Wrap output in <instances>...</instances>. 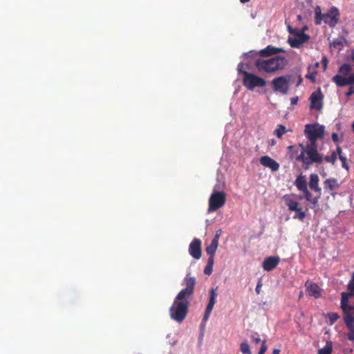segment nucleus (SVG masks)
I'll use <instances>...</instances> for the list:
<instances>
[{
    "label": "nucleus",
    "mask_w": 354,
    "mask_h": 354,
    "mask_svg": "<svg viewBox=\"0 0 354 354\" xmlns=\"http://www.w3.org/2000/svg\"><path fill=\"white\" fill-rule=\"evenodd\" d=\"M300 153L295 157L297 161L302 162L304 165L308 166L313 163H321L322 156L317 151V145L299 144Z\"/></svg>",
    "instance_id": "1"
},
{
    "label": "nucleus",
    "mask_w": 354,
    "mask_h": 354,
    "mask_svg": "<svg viewBox=\"0 0 354 354\" xmlns=\"http://www.w3.org/2000/svg\"><path fill=\"white\" fill-rule=\"evenodd\" d=\"M189 306V298L185 297L178 298L177 295L169 310L171 319L178 323H182L187 315Z\"/></svg>",
    "instance_id": "2"
},
{
    "label": "nucleus",
    "mask_w": 354,
    "mask_h": 354,
    "mask_svg": "<svg viewBox=\"0 0 354 354\" xmlns=\"http://www.w3.org/2000/svg\"><path fill=\"white\" fill-rule=\"evenodd\" d=\"M286 63L285 57L277 55L266 60L259 58L255 62V66L260 73H271L283 68Z\"/></svg>",
    "instance_id": "3"
},
{
    "label": "nucleus",
    "mask_w": 354,
    "mask_h": 354,
    "mask_svg": "<svg viewBox=\"0 0 354 354\" xmlns=\"http://www.w3.org/2000/svg\"><path fill=\"white\" fill-rule=\"evenodd\" d=\"M315 22L317 25H320L324 20L326 24L333 28L339 21V12L335 7L331 8L328 13L322 14L320 6H317L315 8Z\"/></svg>",
    "instance_id": "4"
},
{
    "label": "nucleus",
    "mask_w": 354,
    "mask_h": 354,
    "mask_svg": "<svg viewBox=\"0 0 354 354\" xmlns=\"http://www.w3.org/2000/svg\"><path fill=\"white\" fill-rule=\"evenodd\" d=\"M324 127L318 123L305 125L304 134L312 145H317V140L324 138Z\"/></svg>",
    "instance_id": "5"
},
{
    "label": "nucleus",
    "mask_w": 354,
    "mask_h": 354,
    "mask_svg": "<svg viewBox=\"0 0 354 354\" xmlns=\"http://www.w3.org/2000/svg\"><path fill=\"white\" fill-rule=\"evenodd\" d=\"M310 39V36L297 28H292L289 26V45L294 48L303 47L305 43Z\"/></svg>",
    "instance_id": "6"
},
{
    "label": "nucleus",
    "mask_w": 354,
    "mask_h": 354,
    "mask_svg": "<svg viewBox=\"0 0 354 354\" xmlns=\"http://www.w3.org/2000/svg\"><path fill=\"white\" fill-rule=\"evenodd\" d=\"M225 202L226 194L224 192L214 191L208 200L207 212L210 213L216 211L224 206Z\"/></svg>",
    "instance_id": "7"
},
{
    "label": "nucleus",
    "mask_w": 354,
    "mask_h": 354,
    "mask_svg": "<svg viewBox=\"0 0 354 354\" xmlns=\"http://www.w3.org/2000/svg\"><path fill=\"white\" fill-rule=\"evenodd\" d=\"M242 82L243 85L250 91L254 90L256 87H263L266 84L264 79L249 72L244 73Z\"/></svg>",
    "instance_id": "8"
},
{
    "label": "nucleus",
    "mask_w": 354,
    "mask_h": 354,
    "mask_svg": "<svg viewBox=\"0 0 354 354\" xmlns=\"http://www.w3.org/2000/svg\"><path fill=\"white\" fill-rule=\"evenodd\" d=\"M196 284V279L194 277H188L185 278V285L186 287L182 289L178 293V298L182 297H185L186 298H190L193 294L194 290V287Z\"/></svg>",
    "instance_id": "9"
},
{
    "label": "nucleus",
    "mask_w": 354,
    "mask_h": 354,
    "mask_svg": "<svg viewBox=\"0 0 354 354\" xmlns=\"http://www.w3.org/2000/svg\"><path fill=\"white\" fill-rule=\"evenodd\" d=\"M217 296V294L216 292V290L214 288H212L210 290V297L207 304V306L205 309V312L202 320L201 325H205V322L209 319L210 314L212 311V309L214 308V306L216 303V297Z\"/></svg>",
    "instance_id": "10"
},
{
    "label": "nucleus",
    "mask_w": 354,
    "mask_h": 354,
    "mask_svg": "<svg viewBox=\"0 0 354 354\" xmlns=\"http://www.w3.org/2000/svg\"><path fill=\"white\" fill-rule=\"evenodd\" d=\"M189 254L196 259L201 257V241L199 239H194L189 246Z\"/></svg>",
    "instance_id": "11"
},
{
    "label": "nucleus",
    "mask_w": 354,
    "mask_h": 354,
    "mask_svg": "<svg viewBox=\"0 0 354 354\" xmlns=\"http://www.w3.org/2000/svg\"><path fill=\"white\" fill-rule=\"evenodd\" d=\"M273 88L274 91L281 92L283 94L288 91V80L284 77H279L272 80Z\"/></svg>",
    "instance_id": "12"
},
{
    "label": "nucleus",
    "mask_w": 354,
    "mask_h": 354,
    "mask_svg": "<svg viewBox=\"0 0 354 354\" xmlns=\"http://www.w3.org/2000/svg\"><path fill=\"white\" fill-rule=\"evenodd\" d=\"M259 161L263 166L270 168L272 171H276L279 169V164L268 156L261 157Z\"/></svg>",
    "instance_id": "13"
},
{
    "label": "nucleus",
    "mask_w": 354,
    "mask_h": 354,
    "mask_svg": "<svg viewBox=\"0 0 354 354\" xmlns=\"http://www.w3.org/2000/svg\"><path fill=\"white\" fill-rule=\"evenodd\" d=\"M280 259L279 257L271 256L266 258L263 262L262 267L266 271H270L273 270L279 263Z\"/></svg>",
    "instance_id": "14"
},
{
    "label": "nucleus",
    "mask_w": 354,
    "mask_h": 354,
    "mask_svg": "<svg viewBox=\"0 0 354 354\" xmlns=\"http://www.w3.org/2000/svg\"><path fill=\"white\" fill-rule=\"evenodd\" d=\"M310 109L320 110L322 107V97L321 92H314L311 94Z\"/></svg>",
    "instance_id": "15"
},
{
    "label": "nucleus",
    "mask_w": 354,
    "mask_h": 354,
    "mask_svg": "<svg viewBox=\"0 0 354 354\" xmlns=\"http://www.w3.org/2000/svg\"><path fill=\"white\" fill-rule=\"evenodd\" d=\"M306 287L309 295L313 296L315 298H319L321 297V289L316 283L307 281L306 283Z\"/></svg>",
    "instance_id": "16"
},
{
    "label": "nucleus",
    "mask_w": 354,
    "mask_h": 354,
    "mask_svg": "<svg viewBox=\"0 0 354 354\" xmlns=\"http://www.w3.org/2000/svg\"><path fill=\"white\" fill-rule=\"evenodd\" d=\"M219 234H216L211 241V243L206 248L205 251L209 257L214 258V254L218 245Z\"/></svg>",
    "instance_id": "17"
},
{
    "label": "nucleus",
    "mask_w": 354,
    "mask_h": 354,
    "mask_svg": "<svg viewBox=\"0 0 354 354\" xmlns=\"http://www.w3.org/2000/svg\"><path fill=\"white\" fill-rule=\"evenodd\" d=\"M279 52H284V50L281 48L273 47L271 45H268L266 48L259 51V55L262 57H269Z\"/></svg>",
    "instance_id": "18"
},
{
    "label": "nucleus",
    "mask_w": 354,
    "mask_h": 354,
    "mask_svg": "<svg viewBox=\"0 0 354 354\" xmlns=\"http://www.w3.org/2000/svg\"><path fill=\"white\" fill-rule=\"evenodd\" d=\"M319 176L316 174H312L310 176L309 187L312 190H314L317 193L322 194L321 188L319 186Z\"/></svg>",
    "instance_id": "19"
},
{
    "label": "nucleus",
    "mask_w": 354,
    "mask_h": 354,
    "mask_svg": "<svg viewBox=\"0 0 354 354\" xmlns=\"http://www.w3.org/2000/svg\"><path fill=\"white\" fill-rule=\"evenodd\" d=\"M250 337L252 341L256 344H258L259 343L261 342V348L257 354H264L268 349L266 340L261 341L259 335L257 333L252 334Z\"/></svg>",
    "instance_id": "20"
},
{
    "label": "nucleus",
    "mask_w": 354,
    "mask_h": 354,
    "mask_svg": "<svg viewBox=\"0 0 354 354\" xmlns=\"http://www.w3.org/2000/svg\"><path fill=\"white\" fill-rule=\"evenodd\" d=\"M332 80L336 84L337 86L350 85L348 77H345L339 74H337L333 77Z\"/></svg>",
    "instance_id": "21"
},
{
    "label": "nucleus",
    "mask_w": 354,
    "mask_h": 354,
    "mask_svg": "<svg viewBox=\"0 0 354 354\" xmlns=\"http://www.w3.org/2000/svg\"><path fill=\"white\" fill-rule=\"evenodd\" d=\"M304 196H300V198H304L306 201L312 203L313 205H317L318 203L319 199L321 197V195L317 193V196L314 198L312 197V194L309 192V190L307 189L304 190Z\"/></svg>",
    "instance_id": "22"
},
{
    "label": "nucleus",
    "mask_w": 354,
    "mask_h": 354,
    "mask_svg": "<svg viewBox=\"0 0 354 354\" xmlns=\"http://www.w3.org/2000/svg\"><path fill=\"white\" fill-rule=\"evenodd\" d=\"M324 188L328 191H332L339 187L337 180L335 178L326 179L324 182Z\"/></svg>",
    "instance_id": "23"
},
{
    "label": "nucleus",
    "mask_w": 354,
    "mask_h": 354,
    "mask_svg": "<svg viewBox=\"0 0 354 354\" xmlns=\"http://www.w3.org/2000/svg\"><path fill=\"white\" fill-rule=\"evenodd\" d=\"M297 187L299 190L304 192L307 189V182L304 178V176H299L295 182Z\"/></svg>",
    "instance_id": "24"
},
{
    "label": "nucleus",
    "mask_w": 354,
    "mask_h": 354,
    "mask_svg": "<svg viewBox=\"0 0 354 354\" xmlns=\"http://www.w3.org/2000/svg\"><path fill=\"white\" fill-rule=\"evenodd\" d=\"M214 262V258L209 257L207 265L205 266L203 271L205 274L210 275L212 273Z\"/></svg>",
    "instance_id": "25"
},
{
    "label": "nucleus",
    "mask_w": 354,
    "mask_h": 354,
    "mask_svg": "<svg viewBox=\"0 0 354 354\" xmlns=\"http://www.w3.org/2000/svg\"><path fill=\"white\" fill-rule=\"evenodd\" d=\"M344 321L348 328H354V316L352 314H343Z\"/></svg>",
    "instance_id": "26"
},
{
    "label": "nucleus",
    "mask_w": 354,
    "mask_h": 354,
    "mask_svg": "<svg viewBox=\"0 0 354 354\" xmlns=\"http://www.w3.org/2000/svg\"><path fill=\"white\" fill-rule=\"evenodd\" d=\"M352 70V67L348 64H344L340 66L339 69V73L342 74L343 75H347L350 73Z\"/></svg>",
    "instance_id": "27"
},
{
    "label": "nucleus",
    "mask_w": 354,
    "mask_h": 354,
    "mask_svg": "<svg viewBox=\"0 0 354 354\" xmlns=\"http://www.w3.org/2000/svg\"><path fill=\"white\" fill-rule=\"evenodd\" d=\"M333 351L331 342H327L326 346L318 351V354H331Z\"/></svg>",
    "instance_id": "28"
},
{
    "label": "nucleus",
    "mask_w": 354,
    "mask_h": 354,
    "mask_svg": "<svg viewBox=\"0 0 354 354\" xmlns=\"http://www.w3.org/2000/svg\"><path fill=\"white\" fill-rule=\"evenodd\" d=\"M287 131L285 126L282 124L278 125V127L274 130V134L277 136V138H281L284 133Z\"/></svg>",
    "instance_id": "29"
},
{
    "label": "nucleus",
    "mask_w": 354,
    "mask_h": 354,
    "mask_svg": "<svg viewBox=\"0 0 354 354\" xmlns=\"http://www.w3.org/2000/svg\"><path fill=\"white\" fill-rule=\"evenodd\" d=\"M240 351L242 354H252L250 347L247 342H243L240 344Z\"/></svg>",
    "instance_id": "30"
},
{
    "label": "nucleus",
    "mask_w": 354,
    "mask_h": 354,
    "mask_svg": "<svg viewBox=\"0 0 354 354\" xmlns=\"http://www.w3.org/2000/svg\"><path fill=\"white\" fill-rule=\"evenodd\" d=\"M354 295V293L351 292H342V299H341V306H344L345 304H348V297H352Z\"/></svg>",
    "instance_id": "31"
},
{
    "label": "nucleus",
    "mask_w": 354,
    "mask_h": 354,
    "mask_svg": "<svg viewBox=\"0 0 354 354\" xmlns=\"http://www.w3.org/2000/svg\"><path fill=\"white\" fill-rule=\"evenodd\" d=\"M299 206V203L293 201H289V210L295 212L302 210Z\"/></svg>",
    "instance_id": "32"
},
{
    "label": "nucleus",
    "mask_w": 354,
    "mask_h": 354,
    "mask_svg": "<svg viewBox=\"0 0 354 354\" xmlns=\"http://www.w3.org/2000/svg\"><path fill=\"white\" fill-rule=\"evenodd\" d=\"M341 308L343 311V314H353V310L354 309V306L348 305V304H345L344 306H341Z\"/></svg>",
    "instance_id": "33"
},
{
    "label": "nucleus",
    "mask_w": 354,
    "mask_h": 354,
    "mask_svg": "<svg viewBox=\"0 0 354 354\" xmlns=\"http://www.w3.org/2000/svg\"><path fill=\"white\" fill-rule=\"evenodd\" d=\"M327 317L329 318L330 324H333L339 318V316L336 313H328Z\"/></svg>",
    "instance_id": "34"
},
{
    "label": "nucleus",
    "mask_w": 354,
    "mask_h": 354,
    "mask_svg": "<svg viewBox=\"0 0 354 354\" xmlns=\"http://www.w3.org/2000/svg\"><path fill=\"white\" fill-rule=\"evenodd\" d=\"M324 159L326 162H331L334 165L337 159V154L333 151L330 156H326Z\"/></svg>",
    "instance_id": "35"
},
{
    "label": "nucleus",
    "mask_w": 354,
    "mask_h": 354,
    "mask_svg": "<svg viewBox=\"0 0 354 354\" xmlns=\"http://www.w3.org/2000/svg\"><path fill=\"white\" fill-rule=\"evenodd\" d=\"M306 216V213L305 212L302 211V210H299L298 212H295V214L292 216V218H297V219H299L301 221H302Z\"/></svg>",
    "instance_id": "36"
},
{
    "label": "nucleus",
    "mask_w": 354,
    "mask_h": 354,
    "mask_svg": "<svg viewBox=\"0 0 354 354\" xmlns=\"http://www.w3.org/2000/svg\"><path fill=\"white\" fill-rule=\"evenodd\" d=\"M248 66V64H243V62H241L239 64L238 66H237V71L239 74H242L243 75V77L244 76V73L245 72H247L245 70V66Z\"/></svg>",
    "instance_id": "37"
},
{
    "label": "nucleus",
    "mask_w": 354,
    "mask_h": 354,
    "mask_svg": "<svg viewBox=\"0 0 354 354\" xmlns=\"http://www.w3.org/2000/svg\"><path fill=\"white\" fill-rule=\"evenodd\" d=\"M347 288L349 291L354 293V272L352 274L351 279L350 280Z\"/></svg>",
    "instance_id": "38"
},
{
    "label": "nucleus",
    "mask_w": 354,
    "mask_h": 354,
    "mask_svg": "<svg viewBox=\"0 0 354 354\" xmlns=\"http://www.w3.org/2000/svg\"><path fill=\"white\" fill-rule=\"evenodd\" d=\"M346 43V40L345 39H342L340 40H336L333 42V45L335 48L341 46H343L344 44Z\"/></svg>",
    "instance_id": "39"
},
{
    "label": "nucleus",
    "mask_w": 354,
    "mask_h": 354,
    "mask_svg": "<svg viewBox=\"0 0 354 354\" xmlns=\"http://www.w3.org/2000/svg\"><path fill=\"white\" fill-rule=\"evenodd\" d=\"M342 163V167L346 169V170H348V165L346 163V158L344 156H340L339 158Z\"/></svg>",
    "instance_id": "40"
},
{
    "label": "nucleus",
    "mask_w": 354,
    "mask_h": 354,
    "mask_svg": "<svg viewBox=\"0 0 354 354\" xmlns=\"http://www.w3.org/2000/svg\"><path fill=\"white\" fill-rule=\"evenodd\" d=\"M316 72L315 73H308L306 75V77L308 80H310L311 82H315L316 80Z\"/></svg>",
    "instance_id": "41"
},
{
    "label": "nucleus",
    "mask_w": 354,
    "mask_h": 354,
    "mask_svg": "<svg viewBox=\"0 0 354 354\" xmlns=\"http://www.w3.org/2000/svg\"><path fill=\"white\" fill-rule=\"evenodd\" d=\"M350 332L347 334V337L351 341H354V327L349 328Z\"/></svg>",
    "instance_id": "42"
},
{
    "label": "nucleus",
    "mask_w": 354,
    "mask_h": 354,
    "mask_svg": "<svg viewBox=\"0 0 354 354\" xmlns=\"http://www.w3.org/2000/svg\"><path fill=\"white\" fill-rule=\"evenodd\" d=\"M262 287V283L261 281H259L257 284V286H256V288H255V291L259 295L260 293V291H261V288Z\"/></svg>",
    "instance_id": "43"
},
{
    "label": "nucleus",
    "mask_w": 354,
    "mask_h": 354,
    "mask_svg": "<svg viewBox=\"0 0 354 354\" xmlns=\"http://www.w3.org/2000/svg\"><path fill=\"white\" fill-rule=\"evenodd\" d=\"M322 63L324 66V69H326L327 67V64H328V59L326 56L322 57Z\"/></svg>",
    "instance_id": "44"
},
{
    "label": "nucleus",
    "mask_w": 354,
    "mask_h": 354,
    "mask_svg": "<svg viewBox=\"0 0 354 354\" xmlns=\"http://www.w3.org/2000/svg\"><path fill=\"white\" fill-rule=\"evenodd\" d=\"M332 139H333V141L337 144L338 143V141H339V139H338V135L336 133H333L332 134Z\"/></svg>",
    "instance_id": "45"
},
{
    "label": "nucleus",
    "mask_w": 354,
    "mask_h": 354,
    "mask_svg": "<svg viewBox=\"0 0 354 354\" xmlns=\"http://www.w3.org/2000/svg\"><path fill=\"white\" fill-rule=\"evenodd\" d=\"M354 94V88L353 86H351L348 89V91L346 93V96H350L351 95Z\"/></svg>",
    "instance_id": "46"
},
{
    "label": "nucleus",
    "mask_w": 354,
    "mask_h": 354,
    "mask_svg": "<svg viewBox=\"0 0 354 354\" xmlns=\"http://www.w3.org/2000/svg\"><path fill=\"white\" fill-rule=\"evenodd\" d=\"M348 81H349L350 85L354 84V73L349 75Z\"/></svg>",
    "instance_id": "47"
},
{
    "label": "nucleus",
    "mask_w": 354,
    "mask_h": 354,
    "mask_svg": "<svg viewBox=\"0 0 354 354\" xmlns=\"http://www.w3.org/2000/svg\"><path fill=\"white\" fill-rule=\"evenodd\" d=\"M291 104L295 105L298 102V97H294L290 99Z\"/></svg>",
    "instance_id": "48"
},
{
    "label": "nucleus",
    "mask_w": 354,
    "mask_h": 354,
    "mask_svg": "<svg viewBox=\"0 0 354 354\" xmlns=\"http://www.w3.org/2000/svg\"><path fill=\"white\" fill-rule=\"evenodd\" d=\"M337 153H338V155H339V158L340 157V156H343V155L342 154V149H341V147H340L339 146H337Z\"/></svg>",
    "instance_id": "49"
},
{
    "label": "nucleus",
    "mask_w": 354,
    "mask_h": 354,
    "mask_svg": "<svg viewBox=\"0 0 354 354\" xmlns=\"http://www.w3.org/2000/svg\"><path fill=\"white\" fill-rule=\"evenodd\" d=\"M308 28V26L305 25L302 28H299V30H302V32H304Z\"/></svg>",
    "instance_id": "50"
},
{
    "label": "nucleus",
    "mask_w": 354,
    "mask_h": 354,
    "mask_svg": "<svg viewBox=\"0 0 354 354\" xmlns=\"http://www.w3.org/2000/svg\"><path fill=\"white\" fill-rule=\"evenodd\" d=\"M280 351L279 349H274L272 354H279Z\"/></svg>",
    "instance_id": "51"
},
{
    "label": "nucleus",
    "mask_w": 354,
    "mask_h": 354,
    "mask_svg": "<svg viewBox=\"0 0 354 354\" xmlns=\"http://www.w3.org/2000/svg\"><path fill=\"white\" fill-rule=\"evenodd\" d=\"M250 0H240L241 3H248L249 2Z\"/></svg>",
    "instance_id": "52"
},
{
    "label": "nucleus",
    "mask_w": 354,
    "mask_h": 354,
    "mask_svg": "<svg viewBox=\"0 0 354 354\" xmlns=\"http://www.w3.org/2000/svg\"><path fill=\"white\" fill-rule=\"evenodd\" d=\"M301 81H302V79H301V77L299 76V82H298V83L297 84V86H298V85L301 83Z\"/></svg>",
    "instance_id": "53"
},
{
    "label": "nucleus",
    "mask_w": 354,
    "mask_h": 354,
    "mask_svg": "<svg viewBox=\"0 0 354 354\" xmlns=\"http://www.w3.org/2000/svg\"><path fill=\"white\" fill-rule=\"evenodd\" d=\"M352 129H353V131L354 132V122L352 124Z\"/></svg>",
    "instance_id": "54"
},
{
    "label": "nucleus",
    "mask_w": 354,
    "mask_h": 354,
    "mask_svg": "<svg viewBox=\"0 0 354 354\" xmlns=\"http://www.w3.org/2000/svg\"><path fill=\"white\" fill-rule=\"evenodd\" d=\"M297 18H298V19H299V20H300V19H301V15H298V16H297Z\"/></svg>",
    "instance_id": "55"
},
{
    "label": "nucleus",
    "mask_w": 354,
    "mask_h": 354,
    "mask_svg": "<svg viewBox=\"0 0 354 354\" xmlns=\"http://www.w3.org/2000/svg\"><path fill=\"white\" fill-rule=\"evenodd\" d=\"M292 148V147L289 146V147H288L289 151H291Z\"/></svg>",
    "instance_id": "56"
},
{
    "label": "nucleus",
    "mask_w": 354,
    "mask_h": 354,
    "mask_svg": "<svg viewBox=\"0 0 354 354\" xmlns=\"http://www.w3.org/2000/svg\"><path fill=\"white\" fill-rule=\"evenodd\" d=\"M286 196H287L286 195H284V196H283V198L284 200H286Z\"/></svg>",
    "instance_id": "57"
},
{
    "label": "nucleus",
    "mask_w": 354,
    "mask_h": 354,
    "mask_svg": "<svg viewBox=\"0 0 354 354\" xmlns=\"http://www.w3.org/2000/svg\"><path fill=\"white\" fill-rule=\"evenodd\" d=\"M287 23H288V19H285V24H286Z\"/></svg>",
    "instance_id": "58"
},
{
    "label": "nucleus",
    "mask_w": 354,
    "mask_h": 354,
    "mask_svg": "<svg viewBox=\"0 0 354 354\" xmlns=\"http://www.w3.org/2000/svg\"><path fill=\"white\" fill-rule=\"evenodd\" d=\"M319 66V63H316L315 66Z\"/></svg>",
    "instance_id": "59"
},
{
    "label": "nucleus",
    "mask_w": 354,
    "mask_h": 354,
    "mask_svg": "<svg viewBox=\"0 0 354 354\" xmlns=\"http://www.w3.org/2000/svg\"><path fill=\"white\" fill-rule=\"evenodd\" d=\"M352 59L354 60V54L353 55Z\"/></svg>",
    "instance_id": "60"
}]
</instances>
